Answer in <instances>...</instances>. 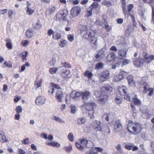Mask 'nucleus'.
I'll use <instances>...</instances> for the list:
<instances>
[{
  "instance_id": "nucleus-1",
  "label": "nucleus",
  "mask_w": 154,
  "mask_h": 154,
  "mask_svg": "<svg viewBox=\"0 0 154 154\" xmlns=\"http://www.w3.org/2000/svg\"><path fill=\"white\" fill-rule=\"evenodd\" d=\"M81 34L84 39H90L91 44L96 45V38L95 37V33L93 31L91 30L89 31L87 26H83L81 30Z\"/></svg>"
},
{
  "instance_id": "nucleus-2",
  "label": "nucleus",
  "mask_w": 154,
  "mask_h": 154,
  "mask_svg": "<svg viewBox=\"0 0 154 154\" xmlns=\"http://www.w3.org/2000/svg\"><path fill=\"white\" fill-rule=\"evenodd\" d=\"M112 90V88L109 85H106L101 88V91L102 94L99 99L100 104H103L106 102L108 98V95L107 94L110 93Z\"/></svg>"
},
{
  "instance_id": "nucleus-3",
  "label": "nucleus",
  "mask_w": 154,
  "mask_h": 154,
  "mask_svg": "<svg viewBox=\"0 0 154 154\" xmlns=\"http://www.w3.org/2000/svg\"><path fill=\"white\" fill-rule=\"evenodd\" d=\"M127 129L131 134H136L140 133L142 128L139 123L137 122L134 123L130 121L127 125Z\"/></svg>"
},
{
  "instance_id": "nucleus-4",
  "label": "nucleus",
  "mask_w": 154,
  "mask_h": 154,
  "mask_svg": "<svg viewBox=\"0 0 154 154\" xmlns=\"http://www.w3.org/2000/svg\"><path fill=\"white\" fill-rule=\"evenodd\" d=\"M125 98L127 100L134 102L136 105L139 106L141 105V101L137 98V95L134 93L126 95Z\"/></svg>"
},
{
  "instance_id": "nucleus-5",
  "label": "nucleus",
  "mask_w": 154,
  "mask_h": 154,
  "mask_svg": "<svg viewBox=\"0 0 154 154\" xmlns=\"http://www.w3.org/2000/svg\"><path fill=\"white\" fill-rule=\"evenodd\" d=\"M88 142L87 139L83 137L82 139H80L79 142L75 143V146L79 150L82 151L83 150L84 147H88L87 145Z\"/></svg>"
},
{
  "instance_id": "nucleus-6",
  "label": "nucleus",
  "mask_w": 154,
  "mask_h": 154,
  "mask_svg": "<svg viewBox=\"0 0 154 154\" xmlns=\"http://www.w3.org/2000/svg\"><path fill=\"white\" fill-rule=\"evenodd\" d=\"M68 15V11L66 9L60 10L56 15V18L59 20L63 19V20H66V17Z\"/></svg>"
},
{
  "instance_id": "nucleus-7",
  "label": "nucleus",
  "mask_w": 154,
  "mask_h": 154,
  "mask_svg": "<svg viewBox=\"0 0 154 154\" xmlns=\"http://www.w3.org/2000/svg\"><path fill=\"white\" fill-rule=\"evenodd\" d=\"M109 72L108 70L101 72L99 74V81L101 82H104L109 78Z\"/></svg>"
},
{
  "instance_id": "nucleus-8",
  "label": "nucleus",
  "mask_w": 154,
  "mask_h": 154,
  "mask_svg": "<svg viewBox=\"0 0 154 154\" xmlns=\"http://www.w3.org/2000/svg\"><path fill=\"white\" fill-rule=\"evenodd\" d=\"M96 9V2H94L87 10L86 16L87 17L90 16L92 14V12L95 11Z\"/></svg>"
},
{
  "instance_id": "nucleus-9",
  "label": "nucleus",
  "mask_w": 154,
  "mask_h": 154,
  "mask_svg": "<svg viewBox=\"0 0 154 154\" xmlns=\"http://www.w3.org/2000/svg\"><path fill=\"white\" fill-rule=\"evenodd\" d=\"M114 126V130L116 132H118L122 130L123 126L119 120H116L113 122Z\"/></svg>"
},
{
  "instance_id": "nucleus-10",
  "label": "nucleus",
  "mask_w": 154,
  "mask_h": 154,
  "mask_svg": "<svg viewBox=\"0 0 154 154\" xmlns=\"http://www.w3.org/2000/svg\"><path fill=\"white\" fill-rule=\"evenodd\" d=\"M81 11V8L78 6L74 7L71 11V14L73 17H75L78 16Z\"/></svg>"
},
{
  "instance_id": "nucleus-11",
  "label": "nucleus",
  "mask_w": 154,
  "mask_h": 154,
  "mask_svg": "<svg viewBox=\"0 0 154 154\" xmlns=\"http://www.w3.org/2000/svg\"><path fill=\"white\" fill-rule=\"evenodd\" d=\"M127 50L125 48H122L118 50V57L121 60H123L126 57Z\"/></svg>"
},
{
  "instance_id": "nucleus-12",
  "label": "nucleus",
  "mask_w": 154,
  "mask_h": 154,
  "mask_svg": "<svg viewBox=\"0 0 154 154\" xmlns=\"http://www.w3.org/2000/svg\"><path fill=\"white\" fill-rule=\"evenodd\" d=\"M64 97V94L62 90H58L57 91L55 97L57 101L59 102H61L62 101V98Z\"/></svg>"
},
{
  "instance_id": "nucleus-13",
  "label": "nucleus",
  "mask_w": 154,
  "mask_h": 154,
  "mask_svg": "<svg viewBox=\"0 0 154 154\" xmlns=\"http://www.w3.org/2000/svg\"><path fill=\"white\" fill-rule=\"evenodd\" d=\"M128 73L124 71H121L119 74L116 75L114 78V79L116 82L122 80L124 77V75H126Z\"/></svg>"
},
{
  "instance_id": "nucleus-14",
  "label": "nucleus",
  "mask_w": 154,
  "mask_h": 154,
  "mask_svg": "<svg viewBox=\"0 0 154 154\" xmlns=\"http://www.w3.org/2000/svg\"><path fill=\"white\" fill-rule=\"evenodd\" d=\"M45 100L44 97L39 96L36 98L35 103L38 105H41L45 103Z\"/></svg>"
},
{
  "instance_id": "nucleus-15",
  "label": "nucleus",
  "mask_w": 154,
  "mask_h": 154,
  "mask_svg": "<svg viewBox=\"0 0 154 154\" xmlns=\"http://www.w3.org/2000/svg\"><path fill=\"white\" fill-rule=\"evenodd\" d=\"M90 95V93L88 91L81 92V96L82 100H87L89 97Z\"/></svg>"
},
{
  "instance_id": "nucleus-16",
  "label": "nucleus",
  "mask_w": 154,
  "mask_h": 154,
  "mask_svg": "<svg viewBox=\"0 0 154 154\" xmlns=\"http://www.w3.org/2000/svg\"><path fill=\"white\" fill-rule=\"evenodd\" d=\"M84 105L86 110L88 111H93L94 103H86L85 102Z\"/></svg>"
},
{
  "instance_id": "nucleus-17",
  "label": "nucleus",
  "mask_w": 154,
  "mask_h": 154,
  "mask_svg": "<svg viewBox=\"0 0 154 154\" xmlns=\"http://www.w3.org/2000/svg\"><path fill=\"white\" fill-rule=\"evenodd\" d=\"M143 60L141 58L133 62L134 64L137 67H140L144 64Z\"/></svg>"
},
{
  "instance_id": "nucleus-18",
  "label": "nucleus",
  "mask_w": 154,
  "mask_h": 154,
  "mask_svg": "<svg viewBox=\"0 0 154 154\" xmlns=\"http://www.w3.org/2000/svg\"><path fill=\"white\" fill-rule=\"evenodd\" d=\"M115 56V53L113 52H111L107 55L106 57V60L108 62H110L113 59Z\"/></svg>"
},
{
  "instance_id": "nucleus-19",
  "label": "nucleus",
  "mask_w": 154,
  "mask_h": 154,
  "mask_svg": "<svg viewBox=\"0 0 154 154\" xmlns=\"http://www.w3.org/2000/svg\"><path fill=\"white\" fill-rule=\"evenodd\" d=\"M70 97L73 99L81 96V92H78L76 91H72L70 94Z\"/></svg>"
},
{
  "instance_id": "nucleus-20",
  "label": "nucleus",
  "mask_w": 154,
  "mask_h": 154,
  "mask_svg": "<svg viewBox=\"0 0 154 154\" xmlns=\"http://www.w3.org/2000/svg\"><path fill=\"white\" fill-rule=\"evenodd\" d=\"M61 33L56 31L54 32L52 35V39L55 40H58L61 39Z\"/></svg>"
},
{
  "instance_id": "nucleus-21",
  "label": "nucleus",
  "mask_w": 154,
  "mask_h": 154,
  "mask_svg": "<svg viewBox=\"0 0 154 154\" xmlns=\"http://www.w3.org/2000/svg\"><path fill=\"white\" fill-rule=\"evenodd\" d=\"M144 61V63H145L147 64H149L151 63L152 60H154V55H149L145 59H143Z\"/></svg>"
},
{
  "instance_id": "nucleus-22",
  "label": "nucleus",
  "mask_w": 154,
  "mask_h": 154,
  "mask_svg": "<svg viewBox=\"0 0 154 154\" xmlns=\"http://www.w3.org/2000/svg\"><path fill=\"white\" fill-rule=\"evenodd\" d=\"M8 139L6 137L5 135L4 132L2 131L0 132V141L2 143L6 142H8Z\"/></svg>"
},
{
  "instance_id": "nucleus-23",
  "label": "nucleus",
  "mask_w": 154,
  "mask_h": 154,
  "mask_svg": "<svg viewBox=\"0 0 154 154\" xmlns=\"http://www.w3.org/2000/svg\"><path fill=\"white\" fill-rule=\"evenodd\" d=\"M122 7L123 11L125 17H128V14L127 11V9L125 8L126 3L125 0H122Z\"/></svg>"
},
{
  "instance_id": "nucleus-24",
  "label": "nucleus",
  "mask_w": 154,
  "mask_h": 154,
  "mask_svg": "<svg viewBox=\"0 0 154 154\" xmlns=\"http://www.w3.org/2000/svg\"><path fill=\"white\" fill-rule=\"evenodd\" d=\"M26 36L28 38H31L33 36V31L32 29H29L26 30L25 33Z\"/></svg>"
},
{
  "instance_id": "nucleus-25",
  "label": "nucleus",
  "mask_w": 154,
  "mask_h": 154,
  "mask_svg": "<svg viewBox=\"0 0 154 154\" xmlns=\"http://www.w3.org/2000/svg\"><path fill=\"white\" fill-rule=\"evenodd\" d=\"M42 82V80L41 79H40L39 80H35V82L34 85L36 86V89L41 87Z\"/></svg>"
},
{
  "instance_id": "nucleus-26",
  "label": "nucleus",
  "mask_w": 154,
  "mask_h": 154,
  "mask_svg": "<svg viewBox=\"0 0 154 154\" xmlns=\"http://www.w3.org/2000/svg\"><path fill=\"white\" fill-rule=\"evenodd\" d=\"M70 73V71L66 69L65 71H63L62 72V75L63 78L65 79H66L69 77Z\"/></svg>"
},
{
  "instance_id": "nucleus-27",
  "label": "nucleus",
  "mask_w": 154,
  "mask_h": 154,
  "mask_svg": "<svg viewBox=\"0 0 154 154\" xmlns=\"http://www.w3.org/2000/svg\"><path fill=\"white\" fill-rule=\"evenodd\" d=\"M127 80L128 83L131 86H133L134 85V82L133 80V77L131 75H130L127 77Z\"/></svg>"
},
{
  "instance_id": "nucleus-28",
  "label": "nucleus",
  "mask_w": 154,
  "mask_h": 154,
  "mask_svg": "<svg viewBox=\"0 0 154 154\" xmlns=\"http://www.w3.org/2000/svg\"><path fill=\"white\" fill-rule=\"evenodd\" d=\"M86 121V119L85 118H81L77 119L76 123L78 125H82L85 124Z\"/></svg>"
},
{
  "instance_id": "nucleus-29",
  "label": "nucleus",
  "mask_w": 154,
  "mask_h": 154,
  "mask_svg": "<svg viewBox=\"0 0 154 154\" xmlns=\"http://www.w3.org/2000/svg\"><path fill=\"white\" fill-rule=\"evenodd\" d=\"M127 88L124 86H120L118 88V91L120 94L122 93H124V94H126Z\"/></svg>"
},
{
  "instance_id": "nucleus-30",
  "label": "nucleus",
  "mask_w": 154,
  "mask_h": 154,
  "mask_svg": "<svg viewBox=\"0 0 154 154\" xmlns=\"http://www.w3.org/2000/svg\"><path fill=\"white\" fill-rule=\"evenodd\" d=\"M124 144L125 148L129 150H131L134 146L133 143H125Z\"/></svg>"
},
{
  "instance_id": "nucleus-31",
  "label": "nucleus",
  "mask_w": 154,
  "mask_h": 154,
  "mask_svg": "<svg viewBox=\"0 0 154 154\" xmlns=\"http://www.w3.org/2000/svg\"><path fill=\"white\" fill-rule=\"evenodd\" d=\"M68 42L67 41L63 39H62L60 40L59 43V45L62 48L65 47L67 45Z\"/></svg>"
},
{
  "instance_id": "nucleus-32",
  "label": "nucleus",
  "mask_w": 154,
  "mask_h": 154,
  "mask_svg": "<svg viewBox=\"0 0 154 154\" xmlns=\"http://www.w3.org/2000/svg\"><path fill=\"white\" fill-rule=\"evenodd\" d=\"M84 75L85 77H87L88 79H90L92 78L93 74L89 71L86 70L84 72Z\"/></svg>"
},
{
  "instance_id": "nucleus-33",
  "label": "nucleus",
  "mask_w": 154,
  "mask_h": 154,
  "mask_svg": "<svg viewBox=\"0 0 154 154\" xmlns=\"http://www.w3.org/2000/svg\"><path fill=\"white\" fill-rule=\"evenodd\" d=\"M105 55V52L103 50H101L98 52V54H97V58H100V59H102L104 57Z\"/></svg>"
},
{
  "instance_id": "nucleus-34",
  "label": "nucleus",
  "mask_w": 154,
  "mask_h": 154,
  "mask_svg": "<svg viewBox=\"0 0 154 154\" xmlns=\"http://www.w3.org/2000/svg\"><path fill=\"white\" fill-rule=\"evenodd\" d=\"M141 88L143 89V90L142 89V90L143 91V92L144 93H146L147 90L150 89L149 86L147 85L146 83L145 82L143 83L142 86H141Z\"/></svg>"
},
{
  "instance_id": "nucleus-35",
  "label": "nucleus",
  "mask_w": 154,
  "mask_h": 154,
  "mask_svg": "<svg viewBox=\"0 0 154 154\" xmlns=\"http://www.w3.org/2000/svg\"><path fill=\"white\" fill-rule=\"evenodd\" d=\"M32 26L33 28L35 29H40L42 27V25L39 20H38L36 23L33 24Z\"/></svg>"
},
{
  "instance_id": "nucleus-36",
  "label": "nucleus",
  "mask_w": 154,
  "mask_h": 154,
  "mask_svg": "<svg viewBox=\"0 0 154 154\" xmlns=\"http://www.w3.org/2000/svg\"><path fill=\"white\" fill-rule=\"evenodd\" d=\"M48 145L51 146L53 147H59L60 146V145L57 142H51L48 143Z\"/></svg>"
},
{
  "instance_id": "nucleus-37",
  "label": "nucleus",
  "mask_w": 154,
  "mask_h": 154,
  "mask_svg": "<svg viewBox=\"0 0 154 154\" xmlns=\"http://www.w3.org/2000/svg\"><path fill=\"white\" fill-rule=\"evenodd\" d=\"M30 66L29 64L27 62L25 64L23 65L21 67V70L19 71L20 72H21L23 71L26 69V67H29Z\"/></svg>"
},
{
  "instance_id": "nucleus-38",
  "label": "nucleus",
  "mask_w": 154,
  "mask_h": 154,
  "mask_svg": "<svg viewBox=\"0 0 154 154\" xmlns=\"http://www.w3.org/2000/svg\"><path fill=\"white\" fill-rule=\"evenodd\" d=\"M29 7V5H28V4H27V7H26L27 9V10L26 11V13L29 15H31L34 13V10L30 8Z\"/></svg>"
},
{
  "instance_id": "nucleus-39",
  "label": "nucleus",
  "mask_w": 154,
  "mask_h": 154,
  "mask_svg": "<svg viewBox=\"0 0 154 154\" xmlns=\"http://www.w3.org/2000/svg\"><path fill=\"white\" fill-rule=\"evenodd\" d=\"M58 69V68L53 67L49 69V71L51 74H54L56 72Z\"/></svg>"
},
{
  "instance_id": "nucleus-40",
  "label": "nucleus",
  "mask_w": 154,
  "mask_h": 154,
  "mask_svg": "<svg viewBox=\"0 0 154 154\" xmlns=\"http://www.w3.org/2000/svg\"><path fill=\"white\" fill-rule=\"evenodd\" d=\"M29 41L27 40L22 41L21 45L23 47L27 46L29 43Z\"/></svg>"
},
{
  "instance_id": "nucleus-41",
  "label": "nucleus",
  "mask_w": 154,
  "mask_h": 154,
  "mask_svg": "<svg viewBox=\"0 0 154 154\" xmlns=\"http://www.w3.org/2000/svg\"><path fill=\"white\" fill-rule=\"evenodd\" d=\"M62 64L63 67L66 68L70 69L72 67L71 66L66 62H65L64 63H62Z\"/></svg>"
},
{
  "instance_id": "nucleus-42",
  "label": "nucleus",
  "mask_w": 154,
  "mask_h": 154,
  "mask_svg": "<svg viewBox=\"0 0 154 154\" xmlns=\"http://www.w3.org/2000/svg\"><path fill=\"white\" fill-rule=\"evenodd\" d=\"M48 10L49 14H51L55 11L56 8L54 6H51L49 7Z\"/></svg>"
},
{
  "instance_id": "nucleus-43",
  "label": "nucleus",
  "mask_w": 154,
  "mask_h": 154,
  "mask_svg": "<svg viewBox=\"0 0 154 154\" xmlns=\"http://www.w3.org/2000/svg\"><path fill=\"white\" fill-rule=\"evenodd\" d=\"M5 66H7L8 67L11 68L12 67V65L11 63L7 62L5 61L4 63L3 64L2 66V67L3 68L5 67Z\"/></svg>"
},
{
  "instance_id": "nucleus-44",
  "label": "nucleus",
  "mask_w": 154,
  "mask_h": 154,
  "mask_svg": "<svg viewBox=\"0 0 154 154\" xmlns=\"http://www.w3.org/2000/svg\"><path fill=\"white\" fill-rule=\"evenodd\" d=\"M68 138L71 142H72L74 140V137L73 134L72 133H70L68 136Z\"/></svg>"
},
{
  "instance_id": "nucleus-45",
  "label": "nucleus",
  "mask_w": 154,
  "mask_h": 154,
  "mask_svg": "<svg viewBox=\"0 0 154 154\" xmlns=\"http://www.w3.org/2000/svg\"><path fill=\"white\" fill-rule=\"evenodd\" d=\"M102 4L107 7L111 5V2H110L107 1L106 0H104L102 2Z\"/></svg>"
},
{
  "instance_id": "nucleus-46",
  "label": "nucleus",
  "mask_w": 154,
  "mask_h": 154,
  "mask_svg": "<svg viewBox=\"0 0 154 154\" xmlns=\"http://www.w3.org/2000/svg\"><path fill=\"white\" fill-rule=\"evenodd\" d=\"M56 60L54 58H53L51 60H50L48 62V64L51 66H54L55 64Z\"/></svg>"
},
{
  "instance_id": "nucleus-47",
  "label": "nucleus",
  "mask_w": 154,
  "mask_h": 154,
  "mask_svg": "<svg viewBox=\"0 0 154 154\" xmlns=\"http://www.w3.org/2000/svg\"><path fill=\"white\" fill-rule=\"evenodd\" d=\"M51 85L52 87L54 88H55V89H60V90H62V89L60 87L59 85L57 84L54 83H51Z\"/></svg>"
},
{
  "instance_id": "nucleus-48",
  "label": "nucleus",
  "mask_w": 154,
  "mask_h": 154,
  "mask_svg": "<svg viewBox=\"0 0 154 154\" xmlns=\"http://www.w3.org/2000/svg\"><path fill=\"white\" fill-rule=\"evenodd\" d=\"M25 54H22V59L23 61H24V60H26L27 59L26 57L28 55V52L27 51L24 52Z\"/></svg>"
},
{
  "instance_id": "nucleus-49",
  "label": "nucleus",
  "mask_w": 154,
  "mask_h": 154,
  "mask_svg": "<svg viewBox=\"0 0 154 154\" xmlns=\"http://www.w3.org/2000/svg\"><path fill=\"white\" fill-rule=\"evenodd\" d=\"M67 38L69 42H72L74 40V35L72 34H69L67 35Z\"/></svg>"
},
{
  "instance_id": "nucleus-50",
  "label": "nucleus",
  "mask_w": 154,
  "mask_h": 154,
  "mask_svg": "<svg viewBox=\"0 0 154 154\" xmlns=\"http://www.w3.org/2000/svg\"><path fill=\"white\" fill-rule=\"evenodd\" d=\"M97 130L101 131H102V130L100 122L99 121L97 122Z\"/></svg>"
},
{
  "instance_id": "nucleus-51",
  "label": "nucleus",
  "mask_w": 154,
  "mask_h": 154,
  "mask_svg": "<svg viewBox=\"0 0 154 154\" xmlns=\"http://www.w3.org/2000/svg\"><path fill=\"white\" fill-rule=\"evenodd\" d=\"M15 111L17 113H21L22 111L21 106H17L16 108Z\"/></svg>"
},
{
  "instance_id": "nucleus-52",
  "label": "nucleus",
  "mask_w": 154,
  "mask_h": 154,
  "mask_svg": "<svg viewBox=\"0 0 154 154\" xmlns=\"http://www.w3.org/2000/svg\"><path fill=\"white\" fill-rule=\"evenodd\" d=\"M104 63H99L97 64V69H102L104 67Z\"/></svg>"
},
{
  "instance_id": "nucleus-53",
  "label": "nucleus",
  "mask_w": 154,
  "mask_h": 154,
  "mask_svg": "<svg viewBox=\"0 0 154 154\" xmlns=\"http://www.w3.org/2000/svg\"><path fill=\"white\" fill-rule=\"evenodd\" d=\"M63 149L67 152H69L72 150V147L71 146H65L63 147Z\"/></svg>"
},
{
  "instance_id": "nucleus-54",
  "label": "nucleus",
  "mask_w": 154,
  "mask_h": 154,
  "mask_svg": "<svg viewBox=\"0 0 154 154\" xmlns=\"http://www.w3.org/2000/svg\"><path fill=\"white\" fill-rule=\"evenodd\" d=\"M6 47L9 49H11L13 48L12 43L11 42L6 43Z\"/></svg>"
},
{
  "instance_id": "nucleus-55",
  "label": "nucleus",
  "mask_w": 154,
  "mask_h": 154,
  "mask_svg": "<svg viewBox=\"0 0 154 154\" xmlns=\"http://www.w3.org/2000/svg\"><path fill=\"white\" fill-rule=\"evenodd\" d=\"M145 3H149L151 5H154V0H142Z\"/></svg>"
},
{
  "instance_id": "nucleus-56",
  "label": "nucleus",
  "mask_w": 154,
  "mask_h": 154,
  "mask_svg": "<svg viewBox=\"0 0 154 154\" xmlns=\"http://www.w3.org/2000/svg\"><path fill=\"white\" fill-rule=\"evenodd\" d=\"M54 119L56 121L60 122L61 123L63 122V120L60 118L56 116H54Z\"/></svg>"
},
{
  "instance_id": "nucleus-57",
  "label": "nucleus",
  "mask_w": 154,
  "mask_h": 154,
  "mask_svg": "<svg viewBox=\"0 0 154 154\" xmlns=\"http://www.w3.org/2000/svg\"><path fill=\"white\" fill-rule=\"evenodd\" d=\"M115 101L118 104H120L122 102V98L119 97H116L115 98Z\"/></svg>"
},
{
  "instance_id": "nucleus-58",
  "label": "nucleus",
  "mask_w": 154,
  "mask_h": 154,
  "mask_svg": "<svg viewBox=\"0 0 154 154\" xmlns=\"http://www.w3.org/2000/svg\"><path fill=\"white\" fill-rule=\"evenodd\" d=\"M133 8V4H130L128 5V12L130 15V12Z\"/></svg>"
},
{
  "instance_id": "nucleus-59",
  "label": "nucleus",
  "mask_w": 154,
  "mask_h": 154,
  "mask_svg": "<svg viewBox=\"0 0 154 154\" xmlns=\"http://www.w3.org/2000/svg\"><path fill=\"white\" fill-rule=\"evenodd\" d=\"M54 91V89L51 85L49 87V90L48 91L49 94H53Z\"/></svg>"
},
{
  "instance_id": "nucleus-60",
  "label": "nucleus",
  "mask_w": 154,
  "mask_h": 154,
  "mask_svg": "<svg viewBox=\"0 0 154 154\" xmlns=\"http://www.w3.org/2000/svg\"><path fill=\"white\" fill-rule=\"evenodd\" d=\"M71 109V112L72 113H75V112L76 107L73 105H71L70 106Z\"/></svg>"
},
{
  "instance_id": "nucleus-61",
  "label": "nucleus",
  "mask_w": 154,
  "mask_h": 154,
  "mask_svg": "<svg viewBox=\"0 0 154 154\" xmlns=\"http://www.w3.org/2000/svg\"><path fill=\"white\" fill-rule=\"evenodd\" d=\"M121 63V62L120 61L117 62L116 63V64H114L112 66V69H115L117 67H119Z\"/></svg>"
},
{
  "instance_id": "nucleus-62",
  "label": "nucleus",
  "mask_w": 154,
  "mask_h": 154,
  "mask_svg": "<svg viewBox=\"0 0 154 154\" xmlns=\"http://www.w3.org/2000/svg\"><path fill=\"white\" fill-rule=\"evenodd\" d=\"M103 26V27H105L106 30L108 31L110 30L111 29V27L109 26L107 23H106Z\"/></svg>"
},
{
  "instance_id": "nucleus-63",
  "label": "nucleus",
  "mask_w": 154,
  "mask_h": 154,
  "mask_svg": "<svg viewBox=\"0 0 154 154\" xmlns=\"http://www.w3.org/2000/svg\"><path fill=\"white\" fill-rule=\"evenodd\" d=\"M54 32L52 29H50L48 30L47 34L48 36H50L52 35H53Z\"/></svg>"
},
{
  "instance_id": "nucleus-64",
  "label": "nucleus",
  "mask_w": 154,
  "mask_h": 154,
  "mask_svg": "<svg viewBox=\"0 0 154 154\" xmlns=\"http://www.w3.org/2000/svg\"><path fill=\"white\" fill-rule=\"evenodd\" d=\"M18 150V154H25L26 153L25 150L21 149H19Z\"/></svg>"
}]
</instances>
